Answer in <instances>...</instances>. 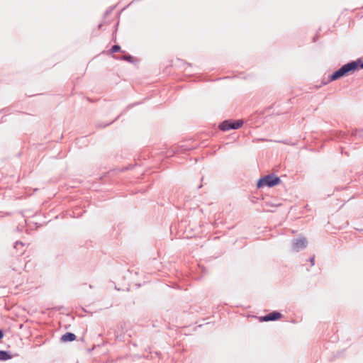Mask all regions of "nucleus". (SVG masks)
Listing matches in <instances>:
<instances>
[{"label": "nucleus", "mask_w": 363, "mask_h": 363, "mask_svg": "<svg viewBox=\"0 0 363 363\" xmlns=\"http://www.w3.org/2000/svg\"><path fill=\"white\" fill-rule=\"evenodd\" d=\"M292 250L294 252H299L305 248H306L308 245V242L306 238L304 237H298L296 238H294L291 240Z\"/></svg>", "instance_id": "4"}, {"label": "nucleus", "mask_w": 363, "mask_h": 363, "mask_svg": "<svg viewBox=\"0 0 363 363\" xmlns=\"http://www.w3.org/2000/svg\"><path fill=\"white\" fill-rule=\"evenodd\" d=\"M281 317V314L278 311H273L266 315L259 318L260 321L267 322L274 321L279 319Z\"/></svg>", "instance_id": "5"}, {"label": "nucleus", "mask_w": 363, "mask_h": 363, "mask_svg": "<svg viewBox=\"0 0 363 363\" xmlns=\"http://www.w3.org/2000/svg\"><path fill=\"white\" fill-rule=\"evenodd\" d=\"M357 130H356L355 133H352V135H357Z\"/></svg>", "instance_id": "14"}, {"label": "nucleus", "mask_w": 363, "mask_h": 363, "mask_svg": "<svg viewBox=\"0 0 363 363\" xmlns=\"http://www.w3.org/2000/svg\"><path fill=\"white\" fill-rule=\"evenodd\" d=\"M110 51L111 53H115V52H119V51H121V47L118 45H114L112 46Z\"/></svg>", "instance_id": "10"}, {"label": "nucleus", "mask_w": 363, "mask_h": 363, "mask_svg": "<svg viewBox=\"0 0 363 363\" xmlns=\"http://www.w3.org/2000/svg\"><path fill=\"white\" fill-rule=\"evenodd\" d=\"M4 337V333L1 330H0V340L2 339Z\"/></svg>", "instance_id": "13"}, {"label": "nucleus", "mask_w": 363, "mask_h": 363, "mask_svg": "<svg viewBox=\"0 0 363 363\" xmlns=\"http://www.w3.org/2000/svg\"><path fill=\"white\" fill-rule=\"evenodd\" d=\"M354 62H358V68L363 69V62L360 58L354 60Z\"/></svg>", "instance_id": "11"}, {"label": "nucleus", "mask_w": 363, "mask_h": 363, "mask_svg": "<svg viewBox=\"0 0 363 363\" xmlns=\"http://www.w3.org/2000/svg\"><path fill=\"white\" fill-rule=\"evenodd\" d=\"M281 182V179L279 177L274 174H267L263 177H261L257 183V187L260 189L263 186L273 187Z\"/></svg>", "instance_id": "2"}, {"label": "nucleus", "mask_w": 363, "mask_h": 363, "mask_svg": "<svg viewBox=\"0 0 363 363\" xmlns=\"http://www.w3.org/2000/svg\"><path fill=\"white\" fill-rule=\"evenodd\" d=\"M309 260H310V262H311V265H312V266H313V265L315 264V263H314V262H315L314 256H313V257H311V258L309 259Z\"/></svg>", "instance_id": "12"}, {"label": "nucleus", "mask_w": 363, "mask_h": 363, "mask_svg": "<svg viewBox=\"0 0 363 363\" xmlns=\"http://www.w3.org/2000/svg\"><path fill=\"white\" fill-rule=\"evenodd\" d=\"M23 247H24V244L22 242L17 241L15 242L14 248H16V250H21V252H20L21 255L23 254V252H24Z\"/></svg>", "instance_id": "9"}, {"label": "nucleus", "mask_w": 363, "mask_h": 363, "mask_svg": "<svg viewBox=\"0 0 363 363\" xmlns=\"http://www.w3.org/2000/svg\"><path fill=\"white\" fill-rule=\"evenodd\" d=\"M118 59L120 60L128 61L130 63H133L134 62V57L130 55H125L121 56Z\"/></svg>", "instance_id": "8"}, {"label": "nucleus", "mask_w": 363, "mask_h": 363, "mask_svg": "<svg viewBox=\"0 0 363 363\" xmlns=\"http://www.w3.org/2000/svg\"><path fill=\"white\" fill-rule=\"evenodd\" d=\"M243 125L242 120H225L220 123L219 128L222 131H228L230 130H237Z\"/></svg>", "instance_id": "3"}, {"label": "nucleus", "mask_w": 363, "mask_h": 363, "mask_svg": "<svg viewBox=\"0 0 363 363\" xmlns=\"http://www.w3.org/2000/svg\"><path fill=\"white\" fill-rule=\"evenodd\" d=\"M12 355L8 351L0 350V361H6L11 359Z\"/></svg>", "instance_id": "7"}, {"label": "nucleus", "mask_w": 363, "mask_h": 363, "mask_svg": "<svg viewBox=\"0 0 363 363\" xmlns=\"http://www.w3.org/2000/svg\"><path fill=\"white\" fill-rule=\"evenodd\" d=\"M358 69V62H350L343 66H342L340 69L334 72L330 77L328 82H330L332 81L337 80L342 77H344L348 74L350 72H352L355 70Z\"/></svg>", "instance_id": "1"}, {"label": "nucleus", "mask_w": 363, "mask_h": 363, "mask_svg": "<svg viewBox=\"0 0 363 363\" xmlns=\"http://www.w3.org/2000/svg\"><path fill=\"white\" fill-rule=\"evenodd\" d=\"M76 339V335L72 333H66L61 337L62 342H71Z\"/></svg>", "instance_id": "6"}]
</instances>
